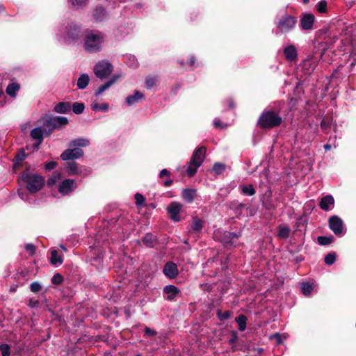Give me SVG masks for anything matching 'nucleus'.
I'll use <instances>...</instances> for the list:
<instances>
[{
	"instance_id": "50",
	"label": "nucleus",
	"mask_w": 356,
	"mask_h": 356,
	"mask_svg": "<svg viewBox=\"0 0 356 356\" xmlns=\"http://www.w3.org/2000/svg\"><path fill=\"white\" fill-rule=\"evenodd\" d=\"M145 83L147 88H151L156 84V79L153 77H149L146 79Z\"/></svg>"
},
{
	"instance_id": "28",
	"label": "nucleus",
	"mask_w": 356,
	"mask_h": 356,
	"mask_svg": "<svg viewBox=\"0 0 356 356\" xmlns=\"http://www.w3.org/2000/svg\"><path fill=\"white\" fill-rule=\"evenodd\" d=\"M50 122L53 127L55 128L60 125L66 124L68 122V120L65 117L58 116L51 118Z\"/></svg>"
},
{
	"instance_id": "35",
	"label": "nucleus",
	"mask_w": 356,
	"mask_h": 356,
	"mask_svg": "<svg viewBox=\"0 0 356 356\" xmlns=\"http://www.w3.org/2000/svg\"><path fill=\"white\" fill-rule=\"evenodd\" d=\"M241 191L242 193L248 196H252L254 195L255 190L252 184L247 185V186H241Z\"/></svg>"
},
{
	"instance_id": "26",
	"label": "nucleus",
	"mask_w": 356,
	"mask_h": 356,
	"mask_svg": "<svg viewBox=\"0 0 356 356\" xmlns=\"http://www.w3.org/2000/svg\"><path fill=\"white\" fill-rule=\"evenodd\" d=\"M142 241L147 247L152 248L156 243V238L152 234L148 233L145 235Z\"/></svg>"
},
{
	"instance_id": "19",
	"label": "nucleus",
	"mask_w": 356,
	"mask_h": 356,
	"mask_svg": "<svg viewBox=\"0 0 356 356\" xmlns=\"http://www.w3.org/2000/svg\"><path fill=\"white\" fill-rule=\"evenodd\" d=\"M144 95L139 91H135L134 95H130L126 98V103L129 106L134 105L143 99Z\"/></svg>"
},
{
	"instance_id": "42",
	"label": "nucleus",
	"mask_w": 356,
	"mask_h": 356,
	"mask_svg": "<svg viewBox=\"0 0 356 356\" xmlns=\"http://www.w3.org/2000/svg\"><path fill=\"white\" fill-rule=\"evenodd\" d=\"M332 120L328 118H324L321 121V128L327 132L328 128L331 127Z\"/></svg>"
},
{
	"instance_id": "62",
	"label": "nucleus",
	"mask_w": 356,
	"mask_h": 356,
	"mask_svg": "<svg viewBox=\"0 0 356 356\" xmlns=\"http://www.w3.org/2000/svg\"><path fill=\"white\" fill-rule=\"evenodd\" d=\"M19 196L21 197L22 200L24 201H28L27 195L24 192H19Z\"/></svg>"
},
{
	"instance_id": "7",
	"label": "nucleus",
	"mask_w": 356,
	"mask_h": 356,
	"mask_svg": "<svg viewBox=\"0 0 356 356\" xmlns=\"http://www.w3.org/2000/svg\"><path fill=\"white\" fill-rule=\"evenodd\" d=\"M329 227L337 236H342L345 233L343 221L337 216H333L330 218Z\"/></svg>"
},
{
	"instance_id": "31",
	"label": "nucleus",
	"mask_w": 356,
	"mask_h": 356,
	"mask_svg": "<svg viewBox=\"0 0 356 356\" xmlns=\"http://www.w3.org/2000/svg\"><path fill=\"white\" fill-rule=\"evenodd\" d=\"M290 228L286 225H280L278 229V236L281 238H287L290 234Z\"/></svg>"
},
{
	"instance_id": "51",
	"label": "nucleus",
	"mask_w": 356,
	"mask_h": 356,
	"mask_svg": "<svg viewBox=\"0 0 356 356\" xmlns=\"http://www.w3.org/2000/svg\"><path fill=\"white\" fill-rule=\"evenodd\" d=\"M136 202L138 205H142L145 202V197L140 193L135 195Z\"/></svg>"
},
{
	"instance_id": "30",
	"label": "nucleus",
	"mask_w": 356,
	"mask_h": 356,
	"mask_svg": "<svg viewBox=\"0 0 356 356\" xmlns=\"http://www.w3.org/2000/svg\"><path fill=\"white\" fill-rule=\"evenodd\" d=\"M51 263L53 265L61 264L63 263V259L60 255L58 254L57 250H52L51 252Z\"/></svg>"
},
{
	"instance_id": "20",
	"label": "nucleus",
	"mask_w": 356,
	"mask_h": 356,
	"mask_svg": "<svg viewBox=\"0 0 356 356\" xmlns=\"http://www.w3.org/2000/svg\"><path fill=\"white\" fill-rule=\"evenodd\" d=\"M204 222L199 218L195 217L192 219L191 230L195 233H200L202 229Z\"/></svg>"
},
{
	"instance_id": "39",
	"label": "nucleus",
	"mask_w": 356,
	"mask_h": 356,
	"mask_svg": "<svg viewBox=\"0 0 356 356\" xmlns=\"http://www.w3.org/2000/svg\"><path fill=\"white\" fill-rule=\"evenodd\" d=\"M84 104L82 103L75 102L72 105L73 112L76 114H81L84 111Z\"/></svg>"
},
{
	"instance_id": "49",
	"label": "nucleus",
	"mask_w": 356,
	"mask_h": 356,
	"mask_svg": "<svg viewBox=\"0 0 356 356\" xmlns=\"http://www.w3.org/2000/svg\"><path fill=\"white\" fill-rule=\"evenodd\" d=\"M230 316H231L230 312L228 311H226L225 312H218V318L221 321L229 318Z\"/></svg>"
},
{
	"instance_id": "21",
	"label": "nucleus",
	"mask_w": 356,
	"mask_h": 356,
	"mask_svg": "<svg viewBox=\"0 0 356 356\" xmlns=\"http://www.w3.org/2000/svg\"><path fill=\"white\" fill-rule=\"evenodd\" d=\"M90 144V141L86 138H77L74 140H72L69 146L70 147H87Z\"/></svg>"
},
{
	"instance_id": "16",
	"label": "nucleus",
	"mask_w": 356,
	"mask_h": 356,
	"mask_svg": "<svg viewBox=\"0 0 356 356\" xmlns=\"http://www.w3.org/2000/svg\"><path fill=\"white\" fill-rule=\"evenodd\" d=\"M163 292L168 295L167 300L172 301L179 293V290L174 285H167L164 287Z\"/></svg>"
},
{
	"instance_id": "1",
	"label": "nucleus",
	"mask_w": 356,
	"mask_h": 356,
	"mask_svg": "<svg viewBox=\"0 0 356 356\" xmlns=\"http://www.w3.org/2000/svg\"><path fill=\"white\" fill-rule=\"evenodd\" d=\"M83 48L88 53L100 51L105 41V35L100 31L87 30L83 34Z\"/></svg>"
},
{
	"instance_id": "61",
	"label": "nucleus",
	"mask_w": 356,
	"mask_h": 356,
	"mask_svg": "<svg viewBox=\"0 0 356 356\" xmlns=\"http://www.w3.org/2000/svg\"><path fill=\"white\" fill-rule=\"evenodd\" d=\"M350 57L353 59V62L351 63L352 65H354L356 63V49L353 50L350 54Z\"/></svg>"
},
{
	"instance_id": "9",
	"label": "nucleus",
	"mask_w": 356,
	"mask_h": 356,
	"mask_svg": "<svg viewBox=\"0 0 356 356\" xmlns=\"http://www.w3.org/2000/svg\"><path fill=\"white\" fill-rule=\"evenodd\" d=\"M83 155V151L79 148H72L68 149L64 151L61 155L60 158L64 161L71 160V159H76L81 157Z\"/></svg>"
},
{
	"instance_id": "60",
	"label": "nucleus",
	"mask_w": 356,
	"mask_h": 356,
	"mask_svg": "<svg viewBox=\"0 0 356 356\" xmlns=\"http://www.w3.org/2000/svg\"><path fill=\"white\" fill-rule=\"evenodd\" d=\"M38 301L37 300L31 299L29 300V306L30 307L34 308L36 307L38 305Z\"/></svg>"
},
{
	"instance_id": "29",
	"label": "nucleus",
	"mask_w": 356,
	"mask_h": 356,
	"mask_svg": "<svg viewBox=\"0 0 356 356\" xmlns=\"http://www.w3.org/2000/svg\"><path fill=\"white\" fill-rule=\"evenodd\" d=\"M19 88L20 87L18 83H13L7 86L6 91L9 96L15 97L16 96L17 92L19 90Z\"/></svg>"
},
{
	"instance_id": "34",
	"label": "nucleus",
	"mask_w": 356,
	"mask_h": 356,
	"mask_svg": "<svg viewBox=\"0 0 356 356\" xmlns=\"http://www.w3.org/2000/svg\"><path fill=\"white\" fill-rule=\"evenodd\" d=\"M314 289L313 284L303 282L301 284V290L304 295L309 296Z\"/></svg>"
},
{
	"instance_id": "38",
	"label": "nucleus",
	"mask_w": 356,
	"mask_h": 356,
	"mask_svg": "<svg viewBox=\"0 0 356 356\" xmlns=\"http://www.w3.org/2000/svg\"><path fill=\"white\" fill-rule=\"evenodd\" d=\"M199 167L200 166H196V164L192 163V161H191L186 169V173L188 176H193L196 173L197 170Z\"/></svg>"
},
{
	"instance_id": "12",
	"label": "nucleus",
	"mask_w": 356,
	"mask_h": 356,
	"mask_svg": "<svg viewBox=\"0 0 356 356\" xmlns=\"http://www.w3.org/2000/svg\"><path fill=\"white\" fill-rule=\"evenodd\" d=\"M206 154V149L204 147H200L196 149L192 156V163L196 164V166H200L204 161Z\"/></svg>"
},
{
	"instance_id": "58",
	"label": "nucleus",
	"mask_w": 356,
	"mask_h": 356,
	"mask_svg": "<svg viewBox=\"0 0 356 356\" xmlns=\"http://www.w3.org/2000/svg\"><path fill=\"white\" fill-rule=\"evenodd\" d=\"M129 65L131 67H136L138 65L137 60L134 56H131L129 58Z\"/></svg>"
},
{
	"instance_id": "64",
	"label": "nucleus",
	"mask_w": 356,
	"mask_h": 356,
	"mask_svg": "<svg viewBox=\"0 0 356 356\" xmlns=\"http://www.w3.org/2000/svg\"><path fill=\"white\" fill-rule=\"evenodd\" d=\"M236 339H237V336L235 334L232 339H230L229 340V343L230 344H232L236 342Z\"/></svg>"
},
{
	"instance_id": "8",
	"label": "nucleus",
	"mask_w": 356,
	"mask_h": 356,
	"mask_svg": "<svg viewBox=\"0 0 356 356\" xmlns=\"http://www.w3.org/2000/svg\"><path fill=\"white\" fill-rule=\"evenodd\" d=\"M77 187V184L74 179H65L58 185V191L63 195H66L73 192Z\"/></svg>"
},
{
	"instance_id": "24",
	"label": "nucleus",
	"mask_w": 356,
	"mask_h": 356,
	"mask_svg": "<svg viewBox=\"0 0 356 356\" xmlns=\"http://www.w3.org/2000/svg\"><path fill=\"white\" fill-rule=\"evenodd\" d=\"M106 16V11L102 7H97L93 13V17L97 22L102 21L105 19Z\"/></svg>"
},
{
	"instance_id": "41",
	"label": "nucleus",
	"mask_w": 356,
	"mask_h": 356,
	"mask_svg": "<svg viewBox=\"0 0 356 356\" xmlns=\"http://www.w3.org/2000/svg\"><path fill=\"white\" fill-rule=\"evenodd\" d=\"M336 261V255L334 253H329L325 255L324 261L327 265H332Z\"/></svg>"
},
{
	"instance_id": "56",
	"label": "nucleus",
	"mask_w": 356,
	"mask_h": 356,
	"mask_svg": "<svg viewBox=\"0 0 356 356\" xmlns=\"http://www.w3.org/2000/svg\"><path fill=\"white\" fill-rule=\"evenodd\" d=\"M213 125L215 127L224 128L226 126H224L223 123L219 119H214Z\"/></svg>"
},
{
	"instance_id": "57",
	"label": "nucleus",
	"mask_w": 356,
	"mask_h": 356,
	"mask_svg": "<svg viewBox=\"0 0 356 356\" xmlns=\"http://www.w3.org/2000/svg\"><path fill=\"white\" fill-rule=\"evenodd\" d=\"M26 158V154L24 151L19 152L17 155V159L18 161H22Z\"/></svg>"
},
{
	"instance_id": "44",
	"label": "nucleus",
	"mask_w": 356,
	"mask_h": 356,
	"mask_svg": "<svg viewBox=\"0 0 356 356\" xmlns=\"http://www.w3.org/2000/svg\"><path fill=\"white\" fill-rule=\"evenodd\" d=\"M60 175L58 172H54L52 176L48 179V185H54L56 181L60 179Z\"/></svg>"
},
{
	"instance_id": "10",
	"label": "nucleus",
	"mask_w": 356,
	"mask_h": 356,
	"mask_svg": "<svg viewBox=\"0 0 356 356\" xmlns=\"http://www.w3.org/2000/svg\"><path fill=\"white\" fill-rule=\"evenodd\" d=\"M181 207L182 205L177 202H173L168 206V212L172 220L175 222L180 220L179 212L181 209Z\"/></svg>"
},
{
	"instance_id": "59",
	"label": "nucleus",
	"mask_w": 356,
	"mask_h": 356,
	"mask_svg": "<svg viewBox=\"0 0 356 356\" xmlns=\"http://www.w3.org/2000/svg\"><path fill=\"white\" fill-rule=\"evenodd\" d=\"M170 172L166 170V169H163L161 172H160V174H159V177L161 178H163L164 177H169L170 176Z\"/></svg>"
},
{
	"instance_id": "6",
	"label": "nucleus",
	"mask_w": 356,
	"mask_h": 356,
	"mask_svg": "<svg viewBox=\"0 0 356 356\" xmlns=\"http://www.w3.org/2000/svg\"><path fill=\"white\" fill-rule=\"evenodd\" d=\"M113 71L112 65L105 60L97 63L94 67L95 75L99 79H104L111 74Z\"/></svg>"
},
{
	"instance_id": "27",
	"label": "nucleus",
	"mask_w": 356,
	"mask_h": 356,
	"mask_svg": "<svg viewBox=\"0 0 356 356\" xmlns=\"http://www.w3.org/2000/svg\"><path fill=\"white\" fill-rule=\"evenodd\" d=\"M70 110V104L67 102H60L54 107V111L58 113H65Z\"/></svg>"
},
{
	"instance_id": "36",
	"label": "nucleus",
	"mask_w": 356,
	"mask_h": 356,
	"mask_svg": "<svg viewBox=\"0 0 356 356\" xmlns=\"http://www.w3.org/2000/svg\"><path fill=\"white\" fill-rule=\"evenodd\" d=\"M317 240L320 245H327L334 241V237L332 236H318Z\"/></svg>"
},
{
	"instance_id": "47",
	"label": "nucleus",
	"mask_w": 356,
	"mask_h": 356,
	"mask_svg": "<svg viewBox=\"0 0 356 356\" xmlns=\"http://www.w3.org/2000/svg\"><path fill=\"white\" fill-rule=\"evenodd\" d=\"M51 282L54 284H60L63 282V277L59 273H56L52 277Z\"/></svg>"
},
{
	"instance_id": "22",
	"label": "nucleus",
	"mask_w": 356,
	"mask_h": 356,
	"mask_svg": "<svg viewBox=\"0 0 356 356\" xmlns=\"http://www.w3.org/2000/svg\"><path fill=\"white\" fill-rule=\"evenodd\" d=\"M118 77H119V76L115 75L111 80H109L108 81L105 83L104 85L101 86L97 90L95 95L97 96L101 95L103 92H104L106 90H107L108 88H110L111 86V85H113L115 82L116 79Z\"/></svg>"
},
{
	"instance_id": "46",
	"label": "nucleus",
	"mask_w": 356,
	"mask_h": 356,
	"mask_svg": "<svg viewBox=\"0 0 356 356\" xmlns=\"http://www.w3.org/2000/svg\"><path fill=\"white\" fill-rule=\"evenodd\" d=\"M0 351L2 356H10V347L8 344L0 345Z\"/></svg>"
},
{
	"instance_id": "40",
	"label": "nucleus",
	"mask_w": 356,
	"mask_h": 356,
	"mask_svg": "<svg viewBox=\"0 0 356 356\" xmlns=\"http://www.w3.org/2000/svg\"><path fill=\"white\" fill-rule=\"evenodd\" d=\"M88 0H70V3L76 8H81L85 6Z\"/></svg>"
},
{
	"instance_id": "54",
	"label": "nucleus",
	"mask_w": 356,
	"mask_h": 356,
	"mask_svg": "<svg viewBox=\"0 0 356 356\" xmlns=\"http://www.w3.org/2000/svg\"><path fill=\"white\" fill-rule=\"evenodd\" d=\"M156 334V332L148 327L145 328V335L147 337L155 336Z\"/></svg>"
},
{
	"instance_id": "18",
	"label": "nucleus",
	"mask_w": 356,
	"mask_h": 356,
	"mask_svg": "<svg viewBox=\"0 0 356 356\" xmlns=\"http://www.w3.org/2000/svg\"><path fill=\"white\" fill-rule=\"evenodd\" d=\"M286 58L289 61L294 60L297 57V50L295 46L290 44L284 49Z\"/></svg>"
},
{
	"instance_id": "48",
	"label": "nucleus",
	"mask_w": 356,
	"mask_h": 356,
	"mask_svg": "<svg viewBox=\"0 0 356 356\" xmlns=\"http://www.w3.org/2000/svg\"><path fill=\"white\" fill-rule=\"evenodd\" d=\"M30 289L32 292L37 293L40 291L41 285L38 282H35L31 284Z\"/></svg>"
},
{
	"instance_id": "55",
	"label": "nucleus",
	"mask_w": 356,
	"mask_h": 356,
	"mask_svg": "<svg viewBox=\"0 0 356 356\" xmlns=\"http://www.w3.org/2000/svg\"><path fill=\"white\" fill-rule=\"evenodd\" d=\"M270 339H275L277 341V343H282V335L279 333H275L270 337Z\"/></svg>"
},
{
	"instance_id": "3",
	"label": "nucleus",
	"mask_w": 356,
	"mask_h": 356,
	"mask_svg": "<svg viewBox=\"0 0 356 356\" xmlns=\"http://www.w3.org/2000/svg\"><path fill=\"white\" fill-rule=\"evenodd\" d=\"M22 180L26 184L28 191L32 193L40 191L44 184L42 177L25 171L22 175Z\"/></svg>"
},
{
	"instance_id": "13",
	"label": "nucleus",
	"mask_w": 356,
	"mask_h": 356,
	"mask_svg": "<svg viewBox=\"0 0 356 356\" xmlns=\"http://www.w3.org/2000/svg\"><path fill=\"white\" fill-rule=\"evenodd\" d=\"M314 23V16L312 14H304L300 19V25L302 29L309 31L312 29Z\"/></svg>"
},
{
	"instance_id": "15",
	"label": "nucleus",
	"mask_w": 356,
	"mask_h": 356,
	"mask_svg": "<svg viewBox=\"0 0 356 356\" xmlns=\"http://www.w3.org/2000/svg\"><path fill=\"white\" fill-rule=\"evenodd\" d=\"M197 196V191L195 189L186 188L181 192L183 200L187 203H192Z\"/></svg>"
},
{
	"instance_id": "4",
	"label": "nucleus",
	"mask_w": 356,
	"mask_h": 356,
	"mask_svg": "<svg viewBox=\"0 0 356 356\" xmlns=\"http://www.w3.org/2000/svg\"><path fill=\"white\" fill-rule=\"evenodd\" d=\"M296 23V17L286 14L277 21L276 26L280 33H286L295 28Z\"/></svg>"
},
{
	"instance_id": "32",
	"label": "nucleus",
	"mask_w": 356,
	"mask_h": 356,
	"mask_svg": "<svg viewBox=\"0 0 356 356\" xmlns=\"http://www.w3.org/2000/svg\"><path fill=\"white\" fill-rule=\"evenodd\" d=\"M91 108L94 111H101L106 112L108 110V104L106 103L98 104L96 102H93L91 104Z\"/></svg>"
},
{
	"instance_id": "53",
	"label": "nucleus",
	"mask_w": 356,
	"mask_h": 356,
	"mask_svg": "<svg viewBox=\"0 0 356 356\" xmlns=\"http://www.w3.org/2000/svg\"><path fill=\"white\" fill-rule=\"evenodd\" d=\"M57 165V163L55 161L47 162L44 165L45 169L47 170H51L54 169Z\"/></svg>"
},
{
	"instance_id": "43",
	"label": "nucleus",
	"mask_w": 356,
	"mask_h": 356,
	"mask_svg": "<svg viewBox=\"0 0 356 356\" xmlns=\"http://www.w3.org/2000/svg\"><path fill=\"white\" fill-rule=\"evenodd\" d=\"M316 6L318 11L321 13H324L327 11V2L325 0L320 1Z\"/></svg>"
},
{
	"instance_id": "33",
	"label": "nucleus",
	"mask_w": 356,
	"mask_h": 356,
	"mask_svg": "<svg viewBox=\"0 0 356 356\" xmlns=\"http://www.w3.org/2000/svg\"><path fill=\"white\" fill-rule=\"evenodd\" d=\"M236 322L238 325V329L241 331H244L246 328V317L243 315H240L236 318Z\"/></svg>"
},
{
	"instance_id": "11",
	"label": "nucleus",
	"mask_w": 356,
	"mask_h": 356,
	"mask_svg": "<svg viewBox=\"0 0 356 356\" xmlns=\"http://www.w3.org/2000/svg\"><path fill=\"white\" fill-rule=\"evenodd\" d=\"M163 273L167 277L173 279L178 275L179 270L176 264L172 261H168L165 264Z\"/></svg>"
},
{
	"instance_id": "63",
	"label": "nucleus",
	"mask_w": 356,
	"mask_h": 356,
	"mask_svg": "<svg viewBox=\"0 0 356 356\" xmlns=\"http://www.w3.org/2000/svg\"><path fill=\"white\" fill-rule=\"evenodd\" d=\"M172 184V180L170 178L167 179L165 181H163V185L165 186H170Z\"/></svg>"
},
{
	"instance_id": "52",
	"label": "nucleus",
	"mask_w": 356,
	"mask_h": 356,
	"mask_svg": "<svg viewBox=\"0 0 356 356\" xmlns=\"http://www.w3.org/2000/svg\"><path fill=\"white\" fill-rule=\"evenodd\" d=\"M25 249L31 255H33L35 251V246L31 243L26 244Z\"/></svg>"
},
{
	"instance_id": "45",
	"label": "nucleus",
	"mask_w": 356,
	"mask_h": 356,
	"mask_svg": "<svg viewBox=\"0 0 356 356\" xmlns=\"http://www.w3.org/2000/svg\"><path fill=\"white\" fill-rule=\"evenodd\" d=\"M225 169V165L216 163L214 164L213 170L216 174H220L222 173Z\"/></svg>"
},
{
	"instance_id": "5",
	"label": "nucleus",
	"mask_w": 356,
	"mask_h": 356,
	"mask_svg": "<svg viewBox=\"0 0 356 356\" xmlns=\"http://www.w3.org/2000/svg\"><path fill=\"white\" fill-rule=\"evenodd\" d=\"M82 35L81 28L74 23L69 24L65 27L64 40L67 43H75L78 42Z\"/></svg>"
},
{
	"instance_id": "23",
	"label": "nucleus",
	"mask_w": 356,
	"mask_h": 356,
	"mask_svg": "<svg viewBox=\"0 0 356 356\" xmlns=\"http://www.w3.org/2000/svg\"><path fill=\"white\" fill-rule=\"evenodd\" d=\"M67 172L70 175H81L82 172L78 168L75 162H70L67 163Z\"/></svg>"
},
{
	"instance_id": "37",
	"label": "nucleus",
	"mask_w": 356,
	"mask_h": 356,
	"mask_svg": "<svg viewBox=\"0 0 356 356\" xmlns=\"http://www.w3.org/2000/svg\"><path fill=\"white\" fill-rule=\"evenodd\" d=\"M224 236L225 238L223 242L225 243H232V240L234 238H237L238 237V236L236 234L229 232H225L224 233Z\"/></svg>"
},
{
	"instance_id": "25",
	"label": "nucleus",
	"mask_w": 356,
	"mask_h": 356,
	"mask_svg": "<svg viewBox=\"0 0 356 356\" xmlns=\"http://www.w3.org/2000/svg\"><path fill=\"white\" fill-rule=\"evenodd\" d=\"M90 79L88 74H82L77 80V87L79 89H84L88 85Z\"/></svg>"
},
{
	"instance_id": "14",
	"label": "nucleus",
	"mask_w": 356,
	"mask_h": 356,
	"mask_svg": "<svg viewBox=\"0 0 356 356\" xmlns=\"http://www.w3.org/2000/svg\"><path fill=\"white\" fill-rule=\"evenodd\" d=\"M334 197L330 195H326L323 197L320 202V207L324 211H330L334 208Z\"/></svg>"
},
{
	"instance_id": "2",
	"label": "nucleus",
	"mask_w": 356,
	"mask_h": 356,
	"mask_svg": "<svg viewBox=\"0 0 356 356\" xmlns=\"http://www.w3.org/2000/svg\"><path fill=\"white\" fill-rule=\"evenodd\" d=\"M282 122V118L277 113L264 111L260 115L257 124L262 129H272L279 126Z\"/></svg>"
},
{
	"instance_id": "17",
	"label": "nucleus",
	"mask_w": 356,
	"mask_h": 356,
	"mask_svg": "<svg viewBox=\"0 0 356 356\" xmlns=\"http://www.w3.org/2000/svg\"><path fill=\"white\" fill-rule=\"evenodd\" d=\"M31 136L33 139L38 141V144L34 146L35 148H38L39 145L43 140V130L40 127H36L31 131Z\"/></svg>"
}]
</instances>
